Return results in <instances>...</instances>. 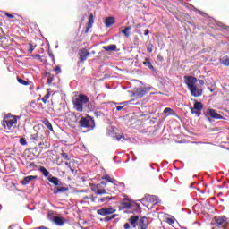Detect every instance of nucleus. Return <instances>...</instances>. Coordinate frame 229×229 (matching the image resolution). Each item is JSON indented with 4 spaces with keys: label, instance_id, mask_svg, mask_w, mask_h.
<instances>
[{
    "label": "nucleus",
    "instance_id": "f257e3e1",
    "mask_svg": "<svg viewBox=\"0 0 229 229\" xmlns=\"http://www.w3.org/2000/svg\"><path fill=\"white\" fill-rule=\"evenodd\" d=\"M184 81L193 98H199V96H202L203 89L196 86V83H198V79L196 77L185 76Z\"/></svg>",
    "mask_w": 229,
    "mask_h": 229
},
{
    "label": "nucleus",
    "instance_id": "f03ea898",
    "mask_svg": "<svg viewBox=\"0 0 229 229\" xmlns=\"http://www.w3.org/2000/svg\"><path fill=\"white\" fill-rule=\"evenodd\" d=\"M73 106L77 112H83V106L89 103V97L83 94H80L72 100Z\"/></svg>",
    "mask_w": 229,
    "mask_h": 229
},
{
    "label": "nucleus",
    "instance_id": "7ed1b4c3",
    "mask_svg": "<svg viewBox=\"0 0 229 229\" xmlns=\"http://www.w3.org/2000/svg\"><path fill=\"white\" fill-rule=\"evenodd\" d=\"M79 124L81 128H89V130H94V126H96L94 119L90 116L81 117L79 121Z\"/></svg>",
    "mask_w": 229,
    "mask_h": 229
},
{
    "label": "nucleus",
    "instance_id": "20e7f679",
    "mask_svg": "<svg viewBox=\"0 0 229 229\" xmlns=\"http://www.w3.org/2000/svg\"><path fill=\"white\" fill-rule=\"evenodd\" d=\"M218 229H229V223L226 216L215 217Z\"/></svg>",
    "mask_w": 229,
    "mask_h": 229
},
{
    "label": "nucleus",
    "instance_id": "39448f33",
    "mask_svg": "<svg viewBox=\"0 0 229 229\" xmlns=\"http://www.w3.org/2000/svg\"><path fill=\"white\" fill-rule=\"evenodd\" d=\"M115 212V208L110 207V208H102L98 210H97V214L98 216H110V214H114Z\"/></svg>",
    "mask_w": 229,
    "mask_h": 229
},
{
    "label": "nucleus",
    "instance_id": "423d86ee",
    "mask_svg": "<svg viewBox=\"0 0 229 229\" xmlns=\"http://www.w3.org/2000/svg\"><path fill=\"white\" fill-rule=\"evenodd\" d=\"M149 90V88H138L134 92V96L137 98H144V96H146Z\"/></svg>",
    "mask_w": 229,
    "mask_h": 229
},
{
    "label": "nucleus",
    "instance_id": "0eeeda50",
    "mask_svg": "<svg viewBox=\"0 0 229 229\" xmlns=\"http://www.w3.org/2000/svg\"><path fill=\"white\" fill-rule=\"evenodd\" d=\"M141 201H148V203H154V205H157V203H158V197L146 194L145 197L141 199Z\"/></svg>",
    "mask_w": 229,
    "mask_h": 229
},
{
    "label": "nucleus",
    "instance_id": "6e6552de",
    "mask_svg": "<svg viewBox=\"0 0 229 229\" xmlns=\"http://www.w3.org/2000/svg\"><path fill=\"white\" fill-rule=\"evenodd\" d=\"M206 115L212 117V119H223L221 114H217V112H216L214 109H208Z\"/></svg>",
    "mask_w": 229,
    "mask_h": 229
},
{
    "label": "nucleus",
    "instance_id": "1a4fd4ad",
    "mask_svg": "<svg viewBox=\"0 0 229 229\" xmlns=\"http://www.w3.org/2000/svg\"><path fill=\"white\" fill-rule=\"evenodd\" d=\"M103 180H106V182H108L109 183H112L111 189H115V187H117L120 183L119 182H117L115 179H112L109 175H105L104 177H102Z\"/></svg>",
    "mask_w": 229,
    "mask_h": 229
},
{
    "label": "nucleus",
    "instance_id": "9d476101",
    "mask_svg": "<svg viewBox=\"0 0 229 229\" xmlns=\"http://www.w3.org/2000/svg\"><path fill=\"white\" fill-rule=\"evenodd\" d=\"M149 225V220H148V217L143 216L139 221V226L141 229H148V225Z\"/></svg>",
    "mask_w": 229,
    "mask_h": 229
},
{
    "label": "nucleus",
    "instance_id": "9b49d317",
    "mask_svg": "<svg viewBox=\"0 0 229 229\" xmlns=\"http://www.w3.org/2000/svg\"><path fill=\"white\" fill-rule=\"evenodd\" d=\"M90 55V53L88 52L87 49H82L79 52L80 55V62H85L87 60V57Z\"/></svg>",
    "mask_w": 229,
    "mask_h": 229
},
{
    "label": "nucleus",
    "instance_id": "f8f14e48",
    "mask_svg": "<svg viewBox=\"0 0 229 229\" xmlns=\"http://www.w3.org/2000/svg\"><path fill=\"white\" fill-rule=\"evenodd\" d=\"M54 223L57 225V226H64L65 225V219L60 217V216H55L54 217Z\"/></svg>",
    "mask_w": 229,
    "mask_h": 229
},
{
    "label": "nucleus",
    "instance_id": "ddd939ff",
    "mask_svg": "<svg viewBox=\"0 0 229 229\" xmlns=\"http://www.w3.org/2000/svg\"><path fill=\"white\" fill-rule=\"evenodd\" d=\"M32 180H37V175H29L24 177L23 181H22V185H28V183H30V182H32Z\"/></svg>",
    "mask_w": 229,
    "mask_h": 229
},
{
    "label": "nucleus",
    "instance_id": "4468645a",
    "mask_svg": "<svg viewBox=\"0 0 229 229\" xmlns=\"http://www.w3.org/2000/svg\"><path fill=\"white\" fill-rule=\"evenodd\" d=\"M69 191L68 187H57L54 190V194H64Z\"/></svg>",
    "mask_w": 229,
    "mask_h": 229
},
{
    "label": "nucleus",
    "instance_id": "2eb2a0df",
    "mask_svg": "<svg viewBox=\"0 0 229 229\" xmlns=\"http://www.w3.org/2000/svg\"><path fill=\"white\" fill-rule=\"evenodd\" d=\"M105 24L106 28H110V26L115 24V19L114 17H108L105 20Z\"/></svg>",
    "mask_w": 229,
    "mask_h": 229
},
{
    "label": "nucleus",
    "instance_id": "dca6fc26",
    "mask_svg": "<svg viewBox=\"0 0 229 229\" xmlns=\"http://www.w3.org/2000/svg\"><path fill=\"white\" fill-rule=\"evenodd\" d=\"M138 221H139V216H131V218L129 220L132 228L136 227L135 225H137Z\"/></svg>",
    "mask_w": 229,
    "mask_h": 229
},
{
    "label": "nucleus",
    "instance_id": "f3484780",
    "mask_svg": "<svg viewBox=\"0 0 229 229\" xmlns=\"http://www.w3.org/2000/svg\"><path fill=\"white\" fill-rule=\"evenodd\" d=\"M45 76H47V84L51 85L55 80V76H53L50 72H46Z\"/></svg>",
    "mask_w": 229,
    "mask_h": 229
},
{
    "label": "nucleus",
    "instance_id": "a211bd4d",
    "mask_svg": "<svg viewBox=\"0 0 229 229\" xmlns=\"http://www.w3.org/2000/svg\"><path fill=\"white\" fill-rule=\"evenodd\" d=\"M92 24H94V15L90 14L89 18V22H88L86 32L89 31V30H90V28H92Z\"/></svg>",
    "mask_w": 229,
    "mask_h": 229
},
{
    "label": "nucleus",
    "instance_id": "6ab92c4d",
    "mask_svg": "<svg viewBox=\"0 0 229 229\" xmlns=\"http://www.w3.org/2000/svg\"><path fill=\"white\" fill-rule=\"evenodd\" d=\"M48 182H50V183H53L55 186L58 185V183H60V180L58 179V177L53 176L48 177Z\"/></svg>",
    "mask_w": 229,
    "mask_h": 229
},
{
    "label": "nucleus",
    "instance_id": "aec40b11",
    "mask_svg": "<svg viewBox=\"0 0 229 229\" xmlns=\"http://www.w3.org/2000/svg\"><path fill=\"white\" fill-rule=\"evenodd\" d=\"M220 63L223 64L225 67H229V57L225 55L220 59Z\"/></svg>",
    "mask_w": 229,
    "mask_h": 229
},
{
    "label": "nucleus",
    "instance_id": "412c9836",
    "mask_svg": "<svg viewBox=\"0 0 229 229\" xmlns=\"http://www.w3.org/2000/svg\"><path fill=\"white\" fill-rule=\"evenodd\" d=\"M103 49H105V51H116L117 46L116 45H109V46L103 47Z\"/></svg>",
    "mask_w": 229,
    "mask_h": 229
},
{
    "label": "nucleus",
    "instance_id": "4be33fe9",
    "mask_svg": "<svg viewBox=\"0 0 229 229\" xmlns=\"http://www.w3.org/2000/svg\"><path fill=\"white\" fill-rule=\"evenodd\" d=\"M193 110L201 111L203 108V103L201 102H195L193 105Z\"/></svg>",
    "mask_w": 229,
    "mask_h": 229
},
{
    "label": "nucleus",
    "instance_id": "5701e85b",
    "mask_svg": "<svg viewBox=\"0 0 229 229\" xmlns=\"http://www.w3.org/2000/svg\"><path fill=\"white\" fill-rule=\"evenodd\" d=\"M43 124H45V126L47 128V130H50V131H53V125L51 124L49 120H47V119L43 120Z\"/></svg>",
    "mask_w": 229,
    "mask_h": 229
},
{
    "label": "nucleus",
    "instance_id": "b1692460",
    "mask_svg": "<svg viewBox=\"0 0 229 229\" xmlns=\"http://www.w3.org/2000/svg\"><path fill=\"white\" fill-rule=\"evenodd\" d=\"M143 65H145V67H148V69H155V67H153V64H151V61L149 60V58L145 59V62H143Z\"/></svg>",
    "mask_w": 229,
    "mask_h": 229
},
{
    "label": "nucleus",
    "instance_id": "393cba45",
    "mask_svg": "<svg viewBox=\"0 0 229 229\" xmlns=\"http://www.w3.org/2000/svg\"><path fill=\"white\" fill-rule=\"evenodd\" d=\"M17 123V120L16 119H10L6 121V124H7V128H12V126H13V124Z\"/></svg>",
    "mask_w": 229,
    "mask_h": 229
},
{
    "label": "nucleus",
    "instance_id": "a878e982",
    "mask_svg": "<svg viewBox=\"0 0 229 229\" xmlns=\"http://www.w3.org/2000/svg\"><path fill=\"white\" fill-rule=\"evenodd\" d=\"M114 197H110V196H106V197H102L99 199V203H108V201H110L111 199H113Z\"/></svg>",
    "mask_w": 229,
    "mask_h": 229
},
{
    "label": "nucleus",
    "instance_id": "bb28decb",
    "mask_svg": "<svg viewBox=\"0 0 229 229\" xmlns=\"http://www.w3.org/2000/svg\"><path fill=\"white\" fill-rule=\"evenodd\" d=\"M131 30V26L126 27L125 29L122 30V33H123V35H125V37H130L131 33L130 30Z\"/></svg>",
    "mask_w": 229,
    "mask_h": 229
},
{
    "label": "nucleus",
    "instance_id": "cd10ccee",
    "mask_svg": "<svg viewBox=\"0 0 229 229\" xmlns=\"http://www.w3.org/2000/svg\"><path fill=\"white\" fill-rule=\"evenodd\" d=\"M51 97V92L47 89V94L41 98V101L47 103V99Z\"/></svg>",
    "mask_w": 229,
    "mask_h": 229
},
{
    "label": "nucleus",
    "instance_id": "c85d7f7f",
    "mask_svg": "<svg viewBox=\"0 0 229 229\" xmlns=\"http://www.w3.org/2000/svg\"><path fill=\"white\" fill-rule=\"evenodd\" d=\"M39 171H40V173H42L43 176H45V177L49 176V171H47V169H46V167L41 166L39 168Z\"/></svg>",
    "mask_w": 229,
    "mask_h": 229
},
{
    "label": "nucleus",
    "instance_id": "c756f323",
    "mask_svg": "<svg viewBox=\"0 0 229 229\" xmlns=\"http://www.w3.org/2000/svg\"><path fill=\"white\" fill-rule=\"evenodd\" d=\"M113 139L114 140H117L118 142H124L125 139H124V136L123 135H115V136H113Z\"/></svg>",
    "mask_w": 229,
    "mask_h": 229
},
{
    "label": "nucleus",
    "instance_id": "7c9ffc66",
    "mask_svg": "<svg viewBox=\"0 0 229 229\" xmlns=\"http://www.w3.org/2000/svg\"><path fill=\"white\" fill-rule=\"evenodd\" d=\"M90 189L93 192H98V189H99V184H90Z\"/></svg>",
    "mask_w": 229,
    "mask_h": 229
},
{
    "label": "nucleus",
    "instance_id": "2f4dec72",
    "mask_svg": "<svg viewBox=\"0 0 229 229\" xmlns=\"http://www.w3.org/2000/svg\"><path fill=\"white\" fill-rule=\"evenodd\" d=\"M97 198H98L97 196L94 197V195H90V196L83 197V199H90L91 201L95 202Z\"/></svg>",
    "mask_w": 229,
    "mask_h": 229
},
{
    "label": "nucleus",
    "instance_id": "473e14b6",
    "mask_svg": "<svg viewBox=\"0 0 229 229\" xmlns=\"http://www.w3.org/2000/svg\"><path fill=\"white\" fill-rule=\"evenodd\" d=\"M61 158H64V160H71V157H69L65 152L61 153Z\"/></svg>",
    "mask_w": 229,
    "mask_h": 229
},
{
    "label": "nucleus",
    "instance_id": "72a5a7b5",
    "mask_svg": "<svg viewBox=\"0 0 229 229\" xmlns=\"http://www.w3.org/2000/svg\"><path fill=\"white\" fill-rule=\"evenodd\" d=\"M96 194L97 195H101V194H106V190L105 189H98L97 191H96Z\"/></svg>",
    "mask_w": 229,
    "mask_h": 229
},
{
    "label": "nucleus",
    "instance_id": "f704fd0d",
    "mask_svg": "<svg viewBox=\"0 0 229 229\" xmlns=\"http://www.w3.org/2000/svg\"><path fill=\"white\" fill-rule=\"evenodd\" d=\"M191 114H196L197 117H199V115H201V111H194V108L191 107Z\"/></svg>",
    "mask_w": 229,
    "mask_h": 229
},
{
    "label": "nucleus",
    "instance_id": "c9c22d12",
    "mask_svg": "<svg viewBox=\"0 0 229 229\" xmlns=\"http://www.w3.org/2000/svg\"><path fill=\"white\" fill-rule=\"evenodd\" d=\"M174 221H176V218H174V216H172L170 218H167L166 223H168V225H174Z\"/></svg>",
    "mask_w": 229,
    "mask_h": 229
},
{
    "label": "nucleus",
    "instance_id": "e433bc0d",
    "mask_svg": "<svg viewBox=\"0 0 229 229\" xmlns=\"http://www.w3.org/2000/svg\"><path fill=\"white\" fill-rule=\"evenodd\" d=\"M131 204L128 202L122 203V208H131Z\"/></svg>",
    "mask_w": 229,
    "mask_h": 229
},
{
    "label": "nucleus",
    "instance_id": "4c0bfd02",
    "mask_svg": "<svg viewBox=\"0 0 229 229\" xmlns=\"http://www.w3.org/2000/svg\"><path fill=\"white\" fill-rule=\"evenodd\" d=\"M18 83H21V85H28V81H26L21 78H18Z\"/></svg>",
    "mask_w": 229,
    "mask_h": 229
},
{
    "label": "nucleus",
    "instance_id": "58836bf2",
    "mask_svg": "<svg viewBox=\"0 0 229 229\" xmlns=\"http://www.w3.org/2000/svg\"><path fill=\"white\" fill-rule=\"evenodd\" d=\"M31 140H38V134H32L30 136Z\"/></svg>",
    "mask_w": 229,
    "mask_h": 229
},
{
    "label": "nucleus",
    "instance_id": "ea45409f",
    "mask_svg": "<svg viewBox=\"0 0 229 229\" xmlns=\"http://www.w3.org/2000/svg\"><path fill=\"white\" fill-rule=\"evenodd\" d=\"M20 144H21V146H26V144H28V142L26 141V139L21 138L20 140Z\"/></svg>",
    "mask_w": 229,
    "mask_h": 229
},
{
    "label": "nucleus",
    "instance_id": "a19ab883",
    "mask_svg": "<svg viewBox=\"0 0 229 229\" xmlns=\"http://www.w3.org/2000/svg\"><path fill=\"white\" fill-rule=\"evenodd\" d=\"M115 131V127H110L108 129V135H112Z\"/></svg>",
    "mask_w": 229,
    "mask_h": 229
},
{
    "label": "nucleus",
    "instance_id": "79ce46f5",
    "mask_svg": "<svg viewBox=\"0 0 229 229\" xmlns=\"http://www.w3.org/2000/svg\"><path fill=\"white\" fill-rule=\"evenodd\" d=\"M102 114H103V113H101V111H96V112H94V115H95L96 117H101Z\"/></svg>",
    "mask_w": 229,
    "mask_h": 229
},
{
    "label": "nucleus",
    "instance_id": "37998d69",
    "mask_svg": "<svg viewBox=\"0 0 229 229\" xmlns=\"http://www.w3.org/2000/svg\"><path fill=\"white\" fill-rule=\"evenodd\" d=\"M169 112H173V109H171L169 107L165 108L164 114H169Z\"/></svg>",
    "mask_w": 229,
    "mask_h": 229
},
{
    "label": "nucleus",
    "instance_id": "c03bdc74",
    "mask_svg": "<svg viewBox=\"0 0 229 229\" xmlns=\"http://www.w3.org/2000/svg\"><path fill=\"white\" fill-rule=\"evenodd\" d=\"M65 165L71 169L72 173H74V169L71 168V163L65 162Z\"/></svg>",
    "mask_w": 229,
    "mask_h": 229
},
{
    "label": "nucleus",
    "instance_id": "a18cd8bd",
    "mask_svg": "<svg viewBox=\"0 0 229 229\" xmlns=\"http://www.w3.org/2000/svg\"><path fill=\"white\" fill-rule=\"evenodd\" d=\"M148 53H153V45H149L148 47Z\"/></svg>",
    "mask_w": 229,
    "mask_h": 229
},
{
    "label": "nucleus",
    "instance_id": "49530a36",
    "mask_svg": "<svg viewBox=\"0 0 229 229\" xmlns=\"http://www.w3.org/2000/svg\"><path fill=\"white\" fill-rule=\"evenodd\" d=\"M35 50V47L31 44H30V53L33 52Z\"/></svg>",
    "mask_w": 229,
    "mask_h": 229
},
{
    "label": "nucleus",
    "instance_id": "de8ad7c7",
    "mask_svg": "<svg viewBox=\"0 0 229 229\" xmlns=\"http://www.w3.org/2000/svg\"><path fill=\"white\" fill-rule=\"evenodd\" d=\"M115 218V215H113L111 217H106V221H111V219Z\"/></svg>",
    "mask_w": 229,
    "mask_h": 229
},
{
    "label": "nucleus",
    "instance_id": "09e8293b",
    "mask_svg": "<svg viewBox=\"0 0 229 229\" xmlns=\"http://www.w3.org/2000/svg\"><path fill=\"white\" fill-rule=\"evenodd\" d=\"M123 108H124V106H118L116 107V110H117L118 112H120V110H123Z\"/></svg>",
    "mask_w": 229,
    "mask_h": 229
},
{
    "label": "nucleus",
    "instance_id": "8fccbe9b",
    "mask_svg": "<svg viewBox=\"0 0 229 229\" xmlns=\"http://www.w3.org/2000/svg\"><path fill=\"white\" fill-rule=\"evenodd\" d=\"M199 85H205V81H203V80H199Z\"/></svg>",
    "mask_w": 229,
    "mask_h": 229
},
{
    "label": "nucleus",
    "instance_id": "3c124183",
    "mask_svg": "<svg viewBox=\"0 0 229 229\" xmlns=\"http://www.w3.org/2000/svg\"><path fill=\"white\" fill-rule=\"evenodd\" d=\"M123 227L125 229H130V225L128 223L124 224Z\"/></svg>",
    "mask_w": 229,
    "mask_h": 229
},
{
    "label": "nucleus",
    "instance_id": "603ef678",
    "mask_svg": "<svg viewBox=\"0 0 229 229\" xmlns=\"http://www.w3.org/2000/svg\"><path fill=\"white\" fill-rule=\"evenodd\" d=\"M5 15H6V17H9V19H13V15H12L10 13H6Z\"/></svg>",
    "mask_w": 229,
    "mask_h": 229
},
{
    "label": "nucleus",
    "instance_id": "864d4df0",
    "mask_svg": "<svg viewBox=\"0 0 229 229\" xmlns=\"http://www.w3.org/2000/svg\"><path fill=\"white\" fill-rule=\"evenodd\" d=\"M144 35H145V36L149 35V30H148V29H147V30H145Z\"/></svg>",
    "mask_w": 229,
    "mask_h": 229
},
{
    "label": "nucleus",
    "instance_id": "5fc2aeb1",
    "mask_svg": "<svg viewBox=\"0 0 229 229\" xmlns=\"http://www.w3.org/2000/svg\"><path fill=\"white\" fill-rule=\"evenodd\" d=\"M55 71L56 72H61V70H60V68H59L58 66L55 67Z\"/></svg>",
    "mask_w": 229,
    "mask_h": 229
},
{
    "label": "nucleus",
    "instance_id": "6e6d98bb",
    "mask_svg": "<svg viewBox=\"0 0 229 229\" xmlns=\"http://www.w3.org/2000/svg\"><path fill=\"white\" fill-rule=\"evenodd\" d=\"M38 229H47V228L45 226H40V227H38Z\"/></svg>",
    "mask_w": 229,
    "mask_h": 229
},
{
    "label": "nucleus",
    "instance_id": "4d7b16f0",
    "mask_svg": "<svg viewBox=\"0 0 229 229\" xmlns=\"http://www.w3.org/2000/svg\"><path fill=\"white\" fill-rule=\"evenodd\" d=\"M50 58H55V55L53 54L49 55Z\"/></svg>",
    "mask_w": 229,
    "mask_h": 229
},
{
    "label": "nucleus",
    "instance_id": "13d9d810",
    "mask_svg": "<svg viewBox=\"0 0 229 229\" xmlns=\"http://www.w3.org/2000/svg\"><path fill=\"white\" fill-rule=\"evenodd\" d=\"M220 26H222V28H226V26L223 25V23H220Z\"/></svg>",
    "mask_w": 229,
    "mask_h": 229
},
{
    "label": "nucleus",
    "instance_id": "bf43d9fd",
    "mask_svg": "<svg viewBox=\"0 0 229 229\" xmlns=\"http://www.w3.org/2000/svg\"><path fill=\"white\" fill-rule=\"evenodd\" d=\"M101 184L102 185H106V183H105V182H101Z\"/></svg>",
    "mask_w": 229,
    "mask_h": 229
},
{
    "label": "nucleus",
    "instance_id": "052dcab7",
    "mask_svg": "<svg viewBox=\"0 0 229 229\" xmlns=\"http://www.w3.org/2000/svg\"><path fill=\"white\" fill-rule=\"evenodd\" d=\"M132 160H137V157H134L132 158Z\"/></svg>",
    "mask_w": 229,
    "mask_h": 229
},
{
    "label": "nucleus",
    "instance_id": "680f3d73",
    "mask_svg": "<svg viewBox=\"0 0 229 229\" xmlns=\"http://www.w3.org/2000/svg\"><path fill=\"white\" fill-rule=\"evenodd\" d=\"M136 207H138V208H140L139 204H136Z\"/></svg>",
    "mask_w": 229,
    "mask_h": 229
},
{
    "label": "nucleus",
    "instance_id": "e2e57ef3",
    "mask_svg": "<svg viewBox=\"0 0 229 229\" xmlns=\"http://www.w3.org/2000/svg\"><path fill=\"white\" fill-rule=\"evenodd\" d=\"M55 48H56V49H58V45H57V46H55Z\"/></svg>",
    "mask_w": 229,
    "mask_h": 229
},
{
    "label": "nucleus",
    "instance_id": "0e129e2a",
    "mask_svg": "<svg viewBox=\"0 0 229 229\" xmlns=\"http://www.w3.org/2000/svg\"><path fill=\"white\" fill-rule=\"evenodd\" d=\"M111 191V192H114V190H110Z\"/></svg>",
    "mask_w": 229,
    "mask_h": 229
},
{
    "label": "nucleus",
    "instance_id": "69168bd1",
    "mask_svg": "<svg viewBox=\"0 0 229 229\" xmlns=\"http://www.w3.org/2000/svg\"><path fill=\"white\" fill-rule=\"evenodd\" d=\"M212 229H215L214 227Z\"/></svg>",
    "mask_w": 229,
    "mask_h": 229
}]
</instances>
